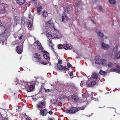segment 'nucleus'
<instances>
[{"mask_svg":"<svg viewBox=\"0 0 120 120\" xmlns=\"http://www.w3.org/2000/svg\"><path fill=\"white\" fill-rule=\"evenodd\" d=\"M67 113H74L78 111L77 108L75 107H71L70 109L66 110L65 111Z\"/></svg>","mask_w":120,"mask_h":120,"instance_id":"1","label":"nucleus"},{"mask_svg":"<svg viewBox=\"0 0 120 120\" xmlns=\"http://www.w3.org/2000/svg\"><path fill=\"white\" fill-rule=\"evenodd\" d=\"M32 58L33 60L35 62L40 61L41 59L40 55L38 53H36L34 54Z\"/></svg>","mask_w":120,"mask_h":120,"instance_id":"2","label":"nucleus"},{"mask_svg":"<svg viewBox=\"0 0 120 120\" xmlns=\"http://www.w3.org/2000/svg\"><path fill=\"white\" fill-rule=\"evenodd\" d=\"M46 35L47 37H51L52 38H55L58 39L61 37V35H58V34H51L49 33H47Z\"/></svg>","mask_w":120,"mask_h":120,"instance_id":"3","label":"nucleus"},{"mask_svg":"<svg viewBox=\"0 0 120 120\" xmlns=\"http://www.w3.org/2000/svg\"><path fill=\"white\" fill-rule=\"evenodd\" d=\"M20 18L19 16H15L14 18V19L15 21H19L20 22H21L23 25H24L25 22L24 19V18L22 17L21 19L20 20Z\"/></svg>","mask_w":120,"mask_h":120,"instance_id":"4","label":"nucleus"},{"mask_svg":"<svg viewBox=\"0 0 120 120\" xmlns=\"http://www.w3.org/2000/svg\"><path fill=\"white\" fill-rule=\"evenodd\" d=\"M102 59H101L99 56H97L95 58L94 61L96 66L97 65H101Z\"/></svg>","mask_w":120,"mask_h":120,"instance_id":"5","label":"nucleus"},{"mask_svg":"<svg viewBox=\"0 0 120 120\" xmlns=\"http://www.w3.org/2000/svg\"><path fill=\"white\" fill-rule=\"evenodd\" d=\"M101 48L104 50L107 49L109 47V46L108 45L106 44L103 42L101 43Z\"/></svg>","mask_w":120,"mask_h":120,"instance_id":"6","label":"nucleus"},{"mask_svg":"<svg viewBox=\"0 0 120 120\" xmlns=\"http://www.w3.org/2000/svg\"><path fill=\"white\" fill-rule=\"evenodd\" d=\"M45 103L44 102H41L39 101L37 104V107L39 110H40L39 108H42L45 106Z\"/></svg>","mask_w":120,"mask_h":120,"instance_id":"7","label":"nucleus"},{"mask_svg":"<svg viewBox=\"0 0 120 120\" xmlns=\"http://www.w3.org/2000/svg\"><path fill=\"white\" fill-rule=\"evenodd\" d=\"M6 31L5 27L3 26H0V35L4 34Z\"/></svg>","mask_w":120,"mask_h":120,"instance_id":"8","label":"nucleus"},{"mask_svg":"<svg viewBox=\"0 0 120 120\" xmlns=\"http://www.w3.org/2000/svg\"><path fill=\"white\" fill-rule=\"evenodd\" d=\"M41 45V44L39 41H35L34 43L32 45V47L33 48H34L37 46L38 47V46H39Z\"/></svg>","mask_w":120,"mask_h":120,"instance_id":"9","label":"nucleus"},{"mask_svg":"<svg viewBox=\"0 0 120 120\" xmlns=\"http://www.w3.org/2000/svg\"><path fill=\"white\" fill-rule=\"evenodd\" d=\"M62 21L64 23V22L68 20V18L65 12H64L62 14Z\"/></svg>","mask_w":120,"mask_h":120,"instance_id":"10","label":"nucleus"},{"mask_svg":"<svg viewBox=\"0 0 120 120\" xmlns=\"http://www.w3.org/2000/svg\"><path fill=\"white\" fill-rule=\"evenodd\" d=\"M71 98L74 102H76L79 101V98L77 95L75 94H73L71 96Z\"/></svg>","mask_w":120,"mask_h":120,"instance_id":"11","label":"nucleus"},{"mask_svg":"<svg viewBox=\"0 0 120 120\" xmlns=\"http://www.w3.org/2000/svg\"><path fill=\"white\" fill-rule=\"evenodd\" d=\"M89 80L87 81L86 82V85L87 86L93 87L96 84V82L95 81H93L90 83L88 84V82Z\"/></svg>","mask_w":120,"mask_h":120,"instance_id":"12","label":"nucleus"},{"mask_svg":"<svg viewBox=\"0 0 120 120\" xmlns=\"http://www.w3.org/2000/svg\"><path fill=\"white\" fill-rule=\"evenodd\" d=\"M43 56L44 58L47 60L48 62L49 61V54L48 52H45Z\"/></svg>","mask_w":120,"mask_h":120,"instance_id":"13","label":"nucleus"},{"mask_svg":"<svg viewBox=\"0 0 120 120\" xmlns=\"http://www.w3.org/2000/svg\"><path fill=\"white\" fill-rule=\"evenodd\" d=\"M57 66L59 70H65L66 67L60 64H57Z\"/></svg>","mask_w":120,"mask_h":120,"instance_id":"14","label":"nucleus"},{"mask_svg":"<svg viewBox=\"0 0 120 120\" xmlns=\"http://www.w3.org/2000/svg\"><path fill=\"white\" fill-rule=\"evenodd\" d=\"M45 25L47 26V27L49 26V27H51V26L54 29H55L53 27L54 26L53 24L51 23V20L48 21L46 23H45Z\"/></svg>","mask_w":120,"mask_h":120,"instance_id":"15","label":"nucleus"},{"mask_svg":"<svg viewBox=\"0 0 120 120\" xmlns=\"http://www.w3.org/2000/svg\"><path fill=\"white\" fill-rule=\"evenodd\" d=\"M47 112H48L45 109L40 110V114L42 116H45Z\"/></svg>","mask_w":120,"mask_h":120,"instance_id":"16","label":"nucleus"},{"mask_svg":"<svg viewBox=\"0 0 120 120\" xmlns=\"http://www.w3.org/2000/svg\"><path fill=\"white\" fill-rule=\"evenodd\" d=\"M119 66L118 65H116V69H113L112 70H113V71L116 72L120 73V68H119Z\"/></svg>","mask_w":120,"mask_h":120,"instance_id":"17","label":"nucleus"},{"mask_svg":"<svg viewBox=\"0 0 120 120\" xmlns=\"http://www.w3.org/2000/svg\"><path fill=\"white\" fill-rule=\"evenodd\" d=\"M16 51L19 54H21L22 52V50L19 46H17L16 47Z\"/></svg>","mask_w":120,"mask_h":120,"instance_id":"18","label":"nucleus"},{"mask_svg":"<svg viewBox=\"0 0 120 120\" xmlns=\"http://www.w3.org/2000/svg\"><path fill=\"white\" fill-rule=\"evenodd\" d=\"M48 15V13L46 11H43L42 12V15L43 17H46Z\"/></svg>","mask_w":120,"mask_h":120,"instance_id":"19","label":"nucleus"},{"mask_svg":"<svg viewBox=\"0 0 120 120\" xmlns=\"http://www.w3.org/2000/svg\"><path fill=\"white\" fill-rule=\"evenodd\" d=\"M25 0H17V2L20 5H22L24 3Z\"/></svg>","mask_w":120,"mask_h":120,"instance_id":"20","label":"nucleus"},{"mask_svg":"<svg viewBox=\"0 0 120 120\" xmlns=\"http://www.w3.org/2000/svg\"><path fill=\"white\" fill-rule=\"evenodd\" d=\"M107 61L105 60L104 59H102V62L101 63V65H104L107 66Z\"/></svg>","mask_w":120,"mask_h":120,"instance_id":"21","label":"nucleus"},{"mask_svg":"<svg viewBox=\"0 0 120 120\" xmlns=\"http://www.w3.org/2000/svg\"><path fill=\"white\" fill-rule=\"evenodd\" d=\"M21 81V82L20 83L21 85H24V86L25 87H27V85H28L27 84V82H25L23 81Z\"/></svg>","mask_w":120,"mask_h":120,"instance_id":"22","label":"nucleus"},{"mask_svg":"<svg viewBox=\"0 0 120 120\" xmlns=\"http://www.w3.org/2000/svg\"><path fill=\"white\" fill-rule=\"evenodd\" d=\"M71 47H70L68 44H66L65 45L64 47V48L65 50H68L70 49L71 48Z\"/></svg>","mask_w":120,"mask_h":120,"instance_id":"23","label":"nucleus"},{"mask_svg":"<svg viewBox=\"0 0 120 120\" xmlns=\"http://www.w3.org/2000/svg\"><path fill=\"white\" fill-rule=\"evenodd\" d=\"M115 57L116 59H119L120 58V52H119L115 55Z\"/></svg>","mask_w":120,"mask_h":120,"instance_id":"24","label":"nucleus"},{"mask_svg":"<svg viewBox=\"0 0 120 120\" xmlns=\"http://www.w3.org/2000/svg\"><path fill=\"white\" fill-rule=\"evenodd\" d=\"M91 77L94 79H96L98 78V75L97 74L94 73L92 75Z\"/></svg>","mask_w":120,"mask_h":120,"instance_id":"25","label":"nucleus"},{"mask_svg":"<svg viewBox=\"0 0 120 120\" xmlns=\"http://www.w3.org/2000/svg\"><path fill=\"white\" fill-rule=\"evenodd\" d=\"M97 32L98 35L101 37H102L104 36V34L100 31H99L98 32L97 31Z\"/></svg>","mask_w":120,"mask_h":120,"instance_id":"26","label":"nucleus"},{"mask_svg":"<svg viewBox=\"0 0 120 120\" xmlns=\"http://www.w3.org/2000/svg\"><path fill=\"white\" fill-rule=\"evenodd\" d=\"M34 86L32 85L30 86L28 88L29 89L28 91L30 92L31 91L34 89Z\"/></svg>","mask_w":120,"mask_h":120,"instance_id":"27","label":"nucleus"},{"mask_svg":"<svg viewBox=\"0 0 120 120\" xmlns=\"http://www.w3.org/2000/svg\"><path fill=\"white\" fill-rule=\"evenodd\" d=\"M119 45L117 44L115 47L113 48V50L115 52H117L118 50Z\"/></svg>","mask_w":120,"mask_h":120,"instance_id":"28","label":"nucleus"},{"mask_svg":"<svg viewBox=\"0 0 120 120\" xmlns=\"http://www.w3.org/2000/svg\"><path fill=\"white\" fill-rule=\"evenodd\" d=\"M99 73L100 74L102 75H105L106 74V73L105 71L101 70L100 71Z\"/></svg>","mask_w":120,"mask_h":120,"instance_id":"29","label":"nucleus"},{"mask_svg":"<svg viewBox=\"0 0 120 120\" xmlns=\"http://www.w3.org/2000/svg\"><path fill=\"white\" fill-rule=\"evenodd\" d=\"M109 2L111 4H114L116 3V1L115 0H109Z\"/></svg>","mask_w":120,"mask_h":120,"instance_id":"30","label":"nucleus"},{"mask_svg":"<svg viewBox=\"0 0 120 120\" xmlns=\"http://www.w3.org/2000/svg\"><path fill=\"white\" fill-rule=\"evenodd\" d=\"M47 42L49 46L52 45V41L51 40L49 39L47 41Z\"/></svg>","mask_w":120,"mask_h":120,"instance_id":"31","label":"nucleus"},{"mask_svg":"<svg viewBox=\"0 0 120 120\" xmlns=\"http://www.w3.org/2000/svg\"><path fill=\"white\" fill-rule=\"evenodd\" d=\"M42 9V7L41 6L38 7L37 9L38 12L39 13L41 10Z\"/></svg>","mask_w":120,"mask_h":120,"instance_id":"32","label":"nucleus"},{"mask_svg":"<svg viewBox=\"0 0 120 120\" xmlns=\"http://www.w3.org/2000/svg\"><path fill=\"white\" fill-rule=\"evenodd\" d=\"M37 48L40 50H41V51H43V49L41 45L39 46H38Z\"/></svg>","mask_w":120,"mask_h":120,"instance_id":"33","label":"nucleus"},{"mask_svg":"<svg viewBox=\"0 0 120 120\" xmlns=\"http://www.w3.org/2000/svg\"><path fill=\"white\" fill-rule=\"evenodd\" d=\"M85 107H84V106H83L77 108L78 111L80 110L84 109Z\"/></svg>","mask_w":120,"mask_h":120,"instance_id":"34","label":"nucleus"},{"mask_svg":"<svg viewBox=\"0 0 120 120\" xmlns=\"http://www.w3.org/2000/svg\"><path fill=\"white\" fill-rule=\"evenodd\" d=\"M28 27L30 28L31 27L32 24L30 23V20H29L28 22Z\"/></svg>","mask_w":120,"mask_h":120,"instance_id":"35","label":"nucleus"},{"mask_svg":"<svg viewBox=\"0 0 120 120\" xmlns=\"http://www.w3.org/2000/svg\"><path fill=\"white\" fill-rule=\"evenodd\" d=\"M70 11V9L68 8H67L64 10V11L65 12L68 13H69V12Z\"/></svg>","mask_w":120,"mask_h":120,"instance_id":"36","label":"nucleus"},{"mask_svg":"<svg viewBox=\"0 0 120 120\" xmlns=\"http://www.w3.org/2000/svg\"><path fill=\"white\" fill-rule=\"evenodd\" d=\"M99 10L102 12H103L104 11V10L103 8L101 6H99Z\"/></svg>","mask_w":120,"mask_h":120,"instance_id":"37","label":"nucleus"},{"mask_svg":"<svg viewBox=\"0 0 120 120\" xmlns=\"http://www.w3.org/2000/svg\"><path fill=\"white\" fill-rule=\"evenodd\" d=\"M109 68H111L113 66L111 62L109 63L108 65Z\"/></svg>","mask_w":120,"mask_h":120,"instance_id":"38","label":"nucleus"},{"mask_svg":"<svg viewBox=\"0 0 120 120\" xmlns=\"http://www.w3.org/2000/svg\"><path fill=\"white\" fill-rule=\"evenodd\" d=\"M81 83L80 84V85L82 87L83 86V85H85V82L84 81H82Z\"/></svg>","mask_w":120,"mask_h":120,"instance_id":"39","label":"nucleus"},{"mask_svg":"<svg viewBox=\"0 0 120 120\" xmlns=\"http://www.w3.org/2000/svg\"><path fill=\"white\" fill-rule=\"evenodd\" d=\"M63 47L62 45L61 44H59L58 46V48L59 49H61Z\"/></svg>","mask_w":120,"mask_h":120,"instance_id":"40","label":"nucleus"},{"mask_svg":"<svg viewBox=\"0 0 120 120\" xmlns=\"http://www.w3.org/2000/svg\"><path fill=\"white\" fill-rule=\"evenodd\" d=\"M58 64H61L62 63V61L61 60H58Z\"/></svg>","mask_w":120,"mask_h":120,"instance_id":"41","label":"nucleus"},{"mask_svg":"<svg viewBox=\"0 0 120 120\" xmlns=\"http://www.w3.org/2000/svg\"><path fill=\"white\" fill-rule=\"evenodd\" d=\"M41 63L42 64L44 65L46 64V62L43 61H42L41 62Z\"/></svg>","mask_w":120,"mask_h":120,"instance_id":"42","label":"nucleus"},{"mask_svg":"<svg viewBox=\"0 0 120 120\" xmlns=\"http://www.w3.org/2000/svg\"><path fill=\"white\" fill-rule=\"evenodd\" d=\"M45 91L46 92H49V91L50 90L48 89H45Z\"/></svg>","mask_w":120,"mask_h":120,"instance_id":"43","label":"nucleus"},{"mask_svg":"<svg viewBox=\"0 0 120 120\" xmlns=\"http://www.w3.org/2000/svg\"><path fill=\"white\" fill-rule=\"evenodd\" d=\"M67 66L68 67V68H70L71 67V64L69 63H68L67 64Z\"/></svg>","mask_w":120,"mask_h":120,"instance_id":"44","label":"nucleus"},{"mask_svg":"<svg viewBox=\"0 0 120 120\" xmlns=\"http://www.w3.org/2000/svg\"><path fill=\"white\" fill-rule=\"evenodd\" d=\"M22 35L20 36L19 37H18L19 39V40H21L22 38Z\"/></svg>","mask_w":120,"mask_h":120,"instance_id":"45","label":"nucleus"},{"mask_svg":"<svg viewBox=\"0 0 120 120\" xmlns=\"http://www.w3.org/2000/svg\"><path fill=\"white\" fill-rule=\"evenodd\" d=\"M50 46L51 47V48L52 50L54 52H55L54 51V49L53 46L52 45V46Z\"/></svg>","mask_w":120,"mask_h":120,"instance_id":"46","label":"nucleus"},{"mask_svg":"<svg viewBox=\"0 0 120 120\" xmlns=\"http://www.w3.org/2000/svg\"><path fill=\"white\" fill-rule=\"evenodd\" d=\"M73 75V74L72 71L69 74L70 76H72Z\"/></svg>","mask_w":120,"mask_h":120,"instance_id":"47","label":"nucleus"},{"mask_svg":"<svg viewBox=\"0 0 120 120\" xmlns=\"http://www.w3.org/2000/svg\"><path fill=\"white\" fill-rule=\"evenodd\" d=\"M49 114L51 115L52 114V112L51 111H50L49 112Z\"/></svg>","mask_w":120,"mask_h":120,"instance_id":"48","label":"nucleus"},{"mask_svg":"<svg viewBox=\"0 0 120 120\" xmlns=\"http://www.w3.org/2000/svg\"><path fill=\"white\" fill-rule=\"evenodd\" d=\"M26 120H32L30 117H28L26 119Z\"/></svg>","mask_w":120,"mask_h":120,"instance_id":"49","label":"nucleus"},{"mask_svg":"<svg viewBox=\"0 0 120 120\" xmlns=\"http://www.w3.org/2000/svg\"><path fill=\"white\" fill-rule=\"evenodd\" d=\"M91 21L94 24H96V22L95 21H94L93 20H91Z\"/></svg>","mask_w":120,"mask_h":120,"instance_id":"50","label":"nucleus"},{"mask_svg":"<svg viewBox=\"0 0 120 120\" xmlns=\"http://www.w3.org/2000/svg\"><path fill=\"white\" fill-rule=\"evenodd\" d=\"M53 119H52L51 118H49L48 120H53Z\"/></svg>","mask_w":120,"mask_h":120,"instance_id":"51","label":"nucleus"},{"mask_svg":"<svg viewBox=\"0 0 120 120\" xmlns=\"http://www.w3.org/2000/svg\"><path fill=\"white\" fill-rule=\"evenodd\" d=\"M86 94L85 93H84L83 94H82V96H85V95Z\"/></svg>","mask_w":120,"mask_h":120,"instance_id":"52","label":"nucleus"},{"mask_svg":"<svg viewBox=\"0 0 120 120\" xmlns=\"http://www.w3.org/2000/svg\"><path fill=\"white\" fill-rule=\"evenodd\" d=\"M36 0H31V1L33 2H34L36 1Z\"/></svg>","mask_w":120,"mask_h":120,"instance_id":"53","label":"nucleus"},{"mask_svg":"<svg viewBox=\"0 0 120 120\" xmlns=\"http://www.w3.org/2000/svg\"><path fill=\"white\" fill-rule=\"evenodd\" d=\"M76 58H80V57L79 56H77Z\"/></svg>","mask_w":120,"mask_h":120,"instance_id":"54","label":"nucleus"},{"mask_svg":"<svg viewBox=\"0 0 120 120\" xmlns=\"http://www.w3.org/2000/svg\"><path fill=\"white\" fill-rule=\"evenodd\" d=\"M93 113H92V114L91 115H89V116H88L89 117H90V116L92 115L93 114Z\"/></svg>","mask_w":120,"mask_h":120,"instance_id":"55","label":"nucleus"},{"mask_svg":"<svg viewBox=\"0 0 120 120\" xmlns=\"http://www.w3.org/2000/svg\"><path fill=\"white\" fill-rule=\"evenodd\" d=\"M30 14H29V18H30Z\"/></svg>","mask_w":120,"mask_h":120,"instance_id":"56","label":"nucleus"},{"mask_svg":"<svg viewBox=\"0 0 120 120\" xmlns=\"http://www.w3.org/2000/svg\"><path fill=\"white\" fill-rule=\"evenodd\" d=\"M1 24V21H0V25Z\"/></svg>","mask_w":120,"mask_h":120,"instance_id":"57","label":"nucleus"},{"mask_svg":"<svg viewBox=\"0 0 120 120\" xmlns=\"http://www.w3.org/2000/svg\"><path fill=\"white\" fill-rule=\"evenodd\" d=\"M65 69H66V70H69V69L68 68H66Z\"/></svg>","mask_w":120,"mask_h":120,"instance_id":"58","label":"nucleus"},{"mask_svg":"<svg viewBox=\"0 0 120 120\" xmlns=\"http://www.w3.org/2000/svg\"><path fill=\"white\" fill-rule=\"evenodd\" d=\"M105 38H107V37L105 36Z\"/></svg>","mask_w":120,"mask_h":120,"instance_id":"59","label":"nucleus"},{"mask_svg":"<svg viewBox=\"0 0 120 120\" xmlns=\"http://www.w3.org/2000/svg\"><path fill=\"white\" fill-rule=\"evenodd\" d=\"M33 21V19L32 20V21Z\"/></svg>","mask_w":120,"mask_h":120,"instance_id":"60","label":"nucleus"},{"mask_svg":"<svg viewBox=\"0 0 120 120\" xmlns=\"http://www.w3.org/2000/svg\"><path fill=\"white\" fill-rule=\"evenodd\" d=\"M92 93L93 94L94 93Z\"/></svg>","mask_w":120,"mask_h":120,"instance_id":"61","label":"nucleus"}]
</instances>
